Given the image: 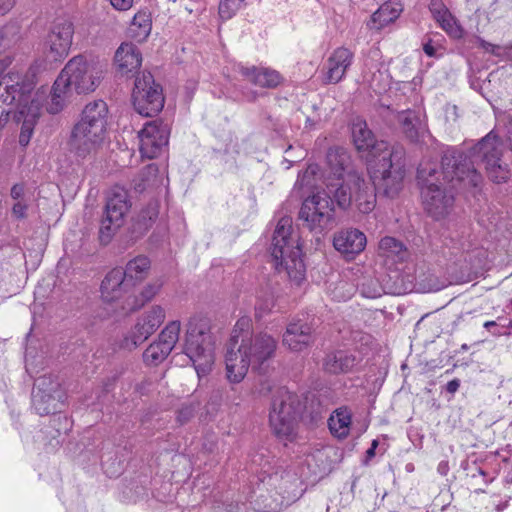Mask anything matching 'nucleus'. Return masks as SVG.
Here are the masks:
<instances>
[{"instance_id": "nucleus-1", "label": "nucleus", "mask_w": 512, "mask_h": 512, "mask_svg": "<svg viewBox=\"0 0 512 512\" xmlns=\"http://www.w3.org/2000/svg\"><path fill=\"white\" fill-rule=\"evenodd\" d=\"M459 149L449 147L443 152L441 170L434 162L422 161L417 170L423 206L435 219L446 216L454 203V189L457 184L464 187H478L482 175L471 163H462Z\"/></svg>"}, {"instance_id": "nucleus-2", "label": "nucleus", "mask_w": 512, "mask_h": 512, "mask_svg": "<svg viewBox=\"0 0 512 512\" xmlns=\"http://www.w3.org/2000/svg\"><path fill=\"white\" fill-rule=\"evenodd\" d=\"M327 161L335 182L327 184V189L340 208L346 209L352 204L362 214L372 212L376 206V196L369 181L354 170H349L350 157L344 149H330Z\"/></svg>"}, {"instance_id": "nucleus-3", "label": "nucleus", "mask_w": 512, "mask_h": 512, "mask_svg": "<svg viewBox=\"0 0 512 512\" xmlns=\"http://www.w3.org/2000/svg\"><path fill=\"white\" fill-rule=\"evenodd\" d=\"M103 74L104 66L100 62L88 60L82 55L70 59L53 84L48 112L57 114L63 110L73 92H93L99 86Z\"/></svg>"}, {"instance_id": "nucleus-4", "label": "nucleus", "mask_w": 512, "mask_h": 512, "mask_svg": "<svg viewBox=\"0 0 512 512\" xmlns=\"http://www.w3.org/2000/svg\"><path fill=\"white\" fill-rule=\"evenodd\" d=\"M379 157L369 160L370 185L373 192L382 191L387 197H395L403 188L405 178V149L401 145L382 142L377 146ZM376 195V193H374Z\"/></svg>"}, {"instance_id": "nucleus-5", "label": "nucleus", "mask_w": 512, "mask_h": 512, "mask_svg": "<svg viewBox=\"0 0 512 512\" xmlns=\"http://www.w3.org/2000/svg\"><path fill=\"white\" fill-rule=\"evenodd\" d=\"M108 107L103 100L88 103L80 120L75 124L70 146L79 157H86L95 153L102 145L107 126Z\"/></svg>"}, {"instance_id": "nucleus-6", "label": "nucleus", "mask_w": 512, "mask_h": 512, "mask_svg": "<svg viewBox=\"0 0 512 512\" xmlns=\"http://www.w3.org/2000/svg\"><path fill=\"white\" fill-rule=\"evenodd\" d=\"M292 220L281 218L274 230L271 256L278 271L284 270L288 277L299 284L305 277V265L301 259L298 242L291 237Z\"/></svg>"}, {"instance_id": "nucleus-7", "label": "nucleus", "mask_w": 512, "mask_h": 512, "mask_svg": "<svg viewBox=\"0 0 512 512\" xmlns=\"http://www.w3.org/2000/svg\"><path fill=\"white\" fill-rule=\"evenodd\" d=\"M214 340L207 317H191L187 324L184 352L193 362L198 376L206 375L214 363Z\"/></svg>"}, {"instance_id": "nucleus-8", "label": "nucleus", "mask_w": 512, "mask_h": 512, "mask_svg": "<svg viewBox=\"0 0 512 512\" xmlns=\"http://www.w3.org/2000/svg\"><path fill=\"white\" fill-rule=\"evenodd\" d=\"M502 151L501 140L492 130L471 148L469 154L459 150L462 155L459 161L471 163L476 171L475 165L483 163L487 176L492 182L505 183L510 178V170L506 164L501 163Z\"/></svg>"}, {"instance_id": "nucleus-9", "label": "nucleus", "mask_w": 512, "mask_h": 512, "mask_svg": "<svg viewBox=\"0 0 512 512\" xmlns=\"http://www.w3.org/2000/svg\"><path fill=\"white\" fill-rule=\"evenodd\" d=\"M301 402L297 394L286 387H279L272 395L269 423L274 434L281 439H289L295 433Z\"/></svg>"}, {"instance_id": "nucleus-10", "label": "nucleus", "mask_w": 512, "mask_h": 512, "mask_svg": "<svg viewBox=\"0 0 512 512\" xmlns=\"http://www.w3.org/2000/svg\"><path fill=\"white\" fill-rule=\"evenodd\" d=\"M336 202L333 193L317 192L306 198L299 211V218L309 230L322 233L329 229L333 221V203Z\"/></svg>"}, {"instance_id": "nucleus-11", "label": "nucleus", "mask_w": 512, "mask_h": 512, "mask_svg": "<svg viewBox=\"0 0 512 512\" xmlns=\"http://www.w3.org/2000/svg\"><path fill=\"white\" fill-rule=\"evenodd\" d=\"M132 99L135 110L146 117L156 115L164 106L162 89L149 72L136 78Z\"/></svg>"}, {"instance_id": "nucleus-12", "label": "nucleus", "mask_w": 512, "mask_h": 512, "mask_svg": "<svg viewBox=\"0 0 512 512\" xmlns=\"http://www.w3.org/2000/svg\"><path fill=\"white\" fill-rule=\"evenodd\" d=\"M249 319H239L232 331L230 343L225 356L227 378L231 383H239L246 376L249 367L252 366L250 358H248L245 351H242V347L239 344L240 335L238 330L248 331Z\"/></svg>"}, {"instance_id": "nucleus-13", "label": "nucleus", "mask_w": 512, "mask_h": 512, "mask_svg": "<svg viewBox=\"0 0 512 512\" xmlns=\"http://www.w3.org/2000/svg\"><path fill=\"white\" fill-rule=\"evenodd\" d=\"M63 400L64 393L60 384L51 376H42L35 381L32 403L39 415L56 413L63 405Z\"/></svg>"}, {"instance_id": "nucleus-14", "label": "nucleus", "mask_w": 512, "mask_h": 512, "mask_svg": "<svg viewBox=\"0 0 512 512\" xmlns=\"http://www.w3.org/2000/svg\"><path fill=\"white\" fill-rule=\"evenodd\" d=\"M130 206L126 190L117 188L112 191L108 197L104 216L101 220L100 239L102 242H108L113 232L122 226Z\"/></svg>"}, {"instance_id": "nucleus-15", "label": "nucleus", "mask_w": 512, "mask_h": 512, "mask_svg": "<svg viewBox=\"0 0 512 512\" xmlns=\"http://www.w3.org/2000/svg\"><path fill=\"white\" fill-rule=\"evenodd\" d=\"M238 334L239 344L250 358L253 369L260 370L263 364L274 356L277 348L276 339L267 333L250 336V327L247 332L238 330Z\"/></svg>"}, {"instance_id": "nucleus-16", "label": "nucleus", "mask_w": 512, "mask_h": 512, "mask_svg": "<svg viewBox=\"0 0 512 512\" xmlns=\"http://www.w3.org/2000/svg\"><path fill=\"white\" fill-rule=\"evenodd\" d=\"M74 25L68 19L55 20L47 33L44 47L47 57L53 61L66 57L72 45Z\"/></svg>"}, {"instance_id": "nucleus-17", "label": "nucleus", "mask_w": 512, "mask_h": 512, "mask_svg": "<svg viewBox=\"0 0 512 512\" xmlns=\"http://www.w3.org/2000/svg\"><path fill=\"white\" fill-rule=\"evenodd\" d=\"M18 121L22 120L19 144L26 147L32 137L35 124L40 115V104L33 96V86L26 85L18 98Z\"/></svg>"}, {"instance_id": "nucleus-18", "label": "nucleus", "mask_w": 512, "mask_h": 512, "mask_svg": "<svg viewBox=\"0 0 512 512\" xmlns=\"http://www.w3.org/2000/svg\"><path fill=\"white\" fill-rule=\"evenodd\" d=\"M170 128L162 121L147 122L139 132L140 152L143 157L153 159L167 146Z\"/></svg>"}, {"instance_id": "nucleus-19", "label": "nucleus", "mask_w": 512, "mask_h": 512, "mask_svg": "<svg viewBox=\"0 0 512 512\" xmlns=\"http://www.w3.org/2000/svg\"><path fill=\"white\" fill-rule=\"evenodd\" d=\"M181 323L178 320L169 322L159 335L158 341L151 343L143 353L147 365L157 366L171 353L179 340Z\"/></svg>"}, {"instance_id": "nucleus-20", "label": "nucleus", "mask_w": 512, "mask_h": 512, "mask_svg": "<svg viewBox=\"0 0 512 512\" xmlns=\"http://www.w3.org/2000/svg\"><path fill=\"white\" fill-rule=\"evenodd\" d=\"M354 61V52L346 47H338L328 56L321 69L324 84H337L344 79Z\"/></svg>"}, {"instance_id": "nucleus-21", "label": "nucleus", "mask_w": 512, "mask_h": 512, "mask_svg": "<svg viewBox=\"0 0 512 512\" xmlns=\"http://www.w3.org/2000/svg\"><path fill=\"white\" fill-rule=\"evenodd\" d=\"M165 317V309L160 305H153L147 309L138 318L131 333L130 340L132 347H137L147 340L162 325Z\"/></svg>"}, {"instance_id": "nucleus-22", "label": "nucleus", "mask_w": 512, "mask_h": 512, "mask_svg": "<svg viewBox=\"0 0 512 512\" xmlns=\"http://www.w3.org/2000/svg\"><path fill=\"white\" fill-rule=\"evenodd\" d=\"M314 342L312 326L301 319L293 320L287 325L283 334V344L291 351L300 352Z\"/></svg>"}, {"instance_id": "nucleus-23", "label": "nucleus", "mask_w": 512, "mask_h": 512, "mask_svg": "<svg viewBox=\"0 0 512 512\" xmlns=\"http://www.w3.org/2000/svg\"><path fill=\"white\" fill-rule=\"evenodd\" d=\"M129 282L122 268H113L102 280L100 286L101 298L104 302L113 303L124 297L128 292Z\"/></svg>"}, {"instance_id": "nucleus-24", "label": "nucleus", "mask_w": 512, "mask_h": 512, "mask_svg": "<svg viewBox=\"0 0 512 512\" xmlns=\"http://www.w3.org/2000/svg\"><path fill=\"white\" fill-rule=\"evenodd\" d=\"M367 244L366 236L358 229H347L338 232L333 239V245L337 251L347 259H353L361 253Z\"/></svg>"}, {"instance_id": "nucleus-25", "label": "nucleus", "mask_w": 512, "mask_h": 512, "mask_svg": "<svg viewBox=\"0 0 512 512\" xmlns=\"http://www.w3.org/2000/svg\"><path fill=\"white\" fill-rule=\"evenodd\" d=\"M351 131L353 142L357 150L368 152V161L379 157L380 153L376 151L375 148L383 141L377 142L375 140L374 134L363 119L356 118L352 123Z\"/></svg>"}, {"instance_id": "nucleus-26", "label": "nucleus", "mask_w": 512, "mask_h": 512, "mask_svg": "<svg viewBox=\"0 0 512 512\" xmlns=\"http://www.w3.org/2000/svg\"><path fill=\"white\" fill-rule=\"evenodd\" d=\"M239 73L245 80L262 88H275L282 82V76L276 70L266 67L238 65Z\"/></svg>"}, {"instance_id": "nucleus-27", "label": "nucleus", "mask_w": 512, "mask_h": 512, "mask_svg": "<svg viewBox=\"0 0 512 512\" xmlns=\"http://www.w3.org/2000/svg\"><path fill=\"white\" fill-rule=\"evenodd\" d=\"M26 85L32 84H9L6 78L0 80V130L5 127L9 120V114L11 112L9 106L15 103L18 108V98Z\"/></svg>"}, {"instance_id": "nucleus-28", "label": "nucleus", "mask_w": 512, "mask_h": 512, "mask_svg": "<svg viewBox=\"0 0 512 512\" xmlns=\"http://www.w3.org/2000/svg\"><path fill=\"white\" fill-rule=\"evenodd\" d=\"M360 359L350 351L337 350L328 353L323 360V369L330 374L349 373Z\"/></svg>"}, {"instance_id": "nucleus-29", "label": "nucleus", "mask_w": 512, "mask_h": 512, "mask_svg": "<svg viewBox=\"0 0 512 512\" xmlns=\"http://www.w3.org/2000/svg\"><path fill=\"white\" fill-rule=\"evenodd\" d=\"M115 63L121 74H128L140 68L142 56L135 45L123 43L116 50Z\"/></svg>"}, {"instance_id": "nucleus-30", "label": "nucleus", "mask_w": 512, "mask_h": 512, "mask_svg": "<svg viewBox=\"0 0 512 512\" xmlns=\"http://www.w3.org/2000/svg\"><path fill=\"white\" fill-rule=\"evenodd\" d=\"M402 132L411 142H418L425 134L426 128L419 114L412 110L401 111L397 115Z\"/></svg>"}, {"instance_id": "nucleus-31", "label": "nucleus", "mask_w": 512, "mask_h": 512, "mask_svg": "<svg viewBox=\"0 0 512 512\" xmlns=\"http://www.w3.org/2000/svg\"><path fill=\"white\" fill-rule=\"evenodd\" d=\"M351 423L352 413L347 407L336 409L328 420L331 434L339 439H344L349 435Z\"/></svg>"}, {"instance_id": "nucleus-32", "label": "nucleus", "mask_w": 512, "mask_h": 512, "mask_svg": "<svg viewBox=\"0 0 512 512\" xmlns=\"http://www.w3.org/2000/svg\"><path fill=\"white\" fill-rule=\"evenodd\" d=\"M402 10V5L397 0H389L385 2L372 14L371 20L374 27L381 29L393 22L399 17Z\"/></svg>"}, {"instance_id": "nucleus-33", "label": "nucleus", "mask_w": 512, "mask_h": 512, "mask_svg": "<svg viewBox=\"0 0 512 512\" xmlns=\"http://www.w3.org/2000/svg\"><path fill=\"white\" fill-rule=\"evenodd\" d=\"M152 21L150 14L145 11L136 13L128 28V35L137 42H143L150 35Z\"/></svg>"}, {"instance_id": "nucleus-34", "label": "nucleus", "mask_w": 512, "mask_h": 512, "mask_svg": "<svg viewBox=\"0 0 512 512\" xmlns=\"http://www.w3.org/2000/svg\"><path fill=\"white\" fill-rule=\"evenodd\" d=\"M162 183L159 175V169L156 164L145 166L138 176L133 180V188L137 192H143L149 188H154Z\"/></svg>"}, {"instance_id": "nucleus-35", "label": "nucleus", "mask_w": 512, "mask_h": 512, "mask_svg": "<svg viewBox=\"0 0 512 512\" xmlns=\"http://www.w3.org/2000/svg\"><path fill=\"white\" fill-rule=\"evenodd\" d=\"M150 268V259L146 256L139 255L128 261L123 272H125V277L128 282H141L148 276Z\"/></svg>"}, {"instance_id": "nucleus-36", "label": "nucleus", "mask_w": 512, "mask_h": 512, "mask_svg": "<svg viewBox=\"0 0 512 512\" xmlns=\"http://www.w3.org/2000/svg\"><path fill=\"white\" fill-rule=\"evenodd\" d=\"M451 37L459 39L463 37L464 30L458 24L455 17L450 13L447 7L439 11V14L433 17Z\"/></svg>"}, {"instance_id": "nucleus-37", "label": "nucleus", "mask_w": 512, "mask_h": 512, "mask_svg": "<svg viewBox=\"0 0 512 512\" xmlns=\"http://www.w3.org/2000/svg\"><path fill=\"white\" fill-rule=\"evenodd\" d=\"M457 251L454 252L455 255H460L463 257V259L469 263H474L476 260H480L484 254L485 251L478 246V244L470 239L466 238L461 240L458 243L457 247H454Z\"/></svg>"}, {"instance_id": "nucleus-38", "label": "nucleus", "mask_w": 512, "mask_h": 512, "mask_svg": "<svg viewBox=\"0 0 512 512\" xmlns=\"http://www.w3.org/2000/svg\"><path fill=\"white\" fill-rule=\"evenodd\" d=\"M379 247L387 258L395 256L399 260H404L407 255L403 244L393 237L382 238Z\"/></svg>"}, {"instance_id": "nucleus-39", "label": "nucleus", "mask_w": 512, "mask_h": 512, "mask_svg": "<svg viewBox=\"0 0 512 512\" xmlns=\"http://www.w3.org/2000/svg\"><path fill=\"white\" fill-rule=\"evenodd\" d=\"M159 214V206L157 202H150L143 209L137 219L136 225L139 230H147L155 222Z\"/></svg>"}, {"instance_id": "nucleus-40", "label": "nucleus", "mask_w": 512, "mask_h": 512, "mask_svg": "<svg viewBox=\"0 0 512 512\" xmlns=\"http://www.w3.org/2000/svg\"><path fill=\"white\" fill-rule=\"evenodd\" d=\"M360 291L364 297L371 299L381 297L384 293H395V291H386L379 280L375 278L365 279L360 286Z\"/></svg>"}, {"instance_id": "nucleus-41", "label": "nucleus", "mask_w": 512, "mask_h": 512, "mask_svg": "<svg viewBox=\"0 0 512 512\" xmlns=\"http://www.w3.org/2000/svg\"><path fill=\"white\" fill-rule=\"evenodd\" d=\"M245 0H220L219 16L223 20L231 19L243 6Z\"/></svg>"}, {"instance_id": "nucleus-42", "label": "nucleus", "mask_w": 512, "mask_h": 512, "mask_svg": "<svg viewBox=\"0 0 512 512\" xmlns=\"http://www.w3.org/2000/svg\"><path fill=\"white\" fill-rule=\"evenodd\" d=\"M163 284V279L159 278L145 285L140 293L142 300L141 303L138 304V306H141L145 302L152 300L160 292L161 288L163 287Z\"/></svg>"}, {"instance_id": "nucleus-43", "label": "nucleus", "mask_w": 512, "mask_h": 512, "mask_svg": "<svg viewBox=\"0 0 512 512\" xmlns=\"http://www.w3.org/2000/svg\"><path fill=\"white\" fill-rule=\"evenodd\" d=\"M509 326L512 327V321H507L504 318H498L497 321H487L484 323V327L490 330L495 336L510 334V332L507 331Z\"/></svg>"}, {"instance_id": "nucleus-44", "label": "nucleus", "mask_w": 512, "mask_h": 512, "mask_svg": "<svg viewBox=\"0 0 512 512\" xmlns=\"http://www.w3.org/2000/svg\"><path fill=\"white\" fill-rule=\"evenodd\" d=\"M491 54L500 59H510V58H512V45L511 46H500V45L494 44Z\"/></svg>"}, {"instance_id": "nucleus-45", "label": "nucleus", "mask_w": 512, "mask_h": 512, "mask_svg": "<svg viewBox=\"0 0 512 512\" xmlns=\"http://www.w3.org/2000/svg\"><path fill=\"white\" fill-rule=\"evenodd\" d=\"M195 414V410L192 406H184L177 413V421L180 424L187 423L191 418H193Z\"/></svg>"}, {"instance_id": "nucleus-46", "label": "nucleus", "mask_w": 512, "mask_h": 512, "mask_svg": "<svg viewBox=\"0 0 512 512\" xmlns=\"http://www.w3.org/2000/svg\"><path fill=\"white\" fill-rule=\"evenodd\" d=\"M504 121V137L509 144L510 150L512 151V116L507 115L503 118Z\"/></svg>"}, {"instance_id": "nucleus-47", "label": "nucleus", "mask_w": 512, "mask_h": 512, "mask_svg": "<svg viewBox=\"0 0 512 512\" xmlns=\"http://www.w3.org/2000/svg\"><path fill=\"white\" fill-rule=\"evenodd\" d=\"M28 205L22 201H17L12 207V214L18 219H24L27 216Z\"/></svg>"}, {"instance_id": "nucleus-48", "label": "nucleus", "mask_w": 512, "mask_h": 512, "mask_svg": "<svg viewBox=\"0 0 512 512\" xmlns=\"http://www.w3.org/2000/svg\"><path fill=\"white\" fill-rule=\"evenodd\" d=\"M278 387L274 386L269 380H264L259 384L257 388V393L261 396H266L269 393L275 394V391Z\"/></svg>"}, {"instance_id": "nucleus-49", "label": "nucleus", "mask_w": 512, "mask_h": 512, "mask_svg": "<svg viewBox=\"0 0 512 512\" xmlns=\"http://www.w3.org/2000/svg\"><path fill=\"white\" fill-rule=\"evenodd\" d=\"M111 5L119 11H127L133 5V0H110Z\"/></svg>"}, {"instance_id": "nucleus-50", "label": "nucleus", "mask_w": 512, "mask_h": 512, "mask_svg": "<svg viewBox=\"0 0 512 512\" xmlns=\"http://www.w3.org/2000/svg\"><path fill=\"white\" fill-rule=\"evenodd\" d=\"M24 186L22 184H15L12 188H11V192H10V195L11 197L14 199V200H17V201H20V199L22 198V196L24 195Z\"/></svg>"}, {"instance_id": "nucleus-51", "label": "nucleus", "mask_w": 512, "mask_h": 512, "mask_svg": "<svg viewBox=\"0 0 512 512\" xmlns=\"http://www.w3.org/2000/svg\"><path fill=\"white\" fill-rule=\"evenodd\" d=\"M15 5V0H0V16L7 14Z\"/></svg>"}, {"instance_id": "nucleus-52", "label": "nucleus", "mask_w": 512, "mask_h": 512, "mask_svg": "<svg viewBox=\"0 0 512 512\" xmlns=\"http://www.w3.org/2000/svg\"><path fill=\"white\" fill-rule=\"evenodd\" d=\"M445 7L446 6L444 5V3L440 0H432L429 5V9L433 17L439 14V11H442V9H444Z\"/></svg>"}, {"instance_id": "nucleus-53", "label": "nucleus", "mask_w": 512, "mask_h": 512, "mask_svg": "<svg viewBox=\"0 0 512 512\" xmlns=\"http://www.w3.org/2000/svg\"><path fill=\"white\" fill-rule=\"evenodd\" d=\"M460 387V380L453 379L446 384V391L454 394Z\"/></svg>"}, {"instance_id": "nucleus-54", "label": "nucleus", "mask_w": 512, "mask_h": 512, "mask_svg": "<svg viewBox=\"0 0 512 512\" xmlns=\"http://www.w3.org/2000/svg\"><path fill=\"white\" fill-rule=\"evenodd\" d=\"M476 41H477V43H478L480 48H482L485 52L491 54V51H492V48H493L494 44L489 43V42L485 41L484 39H482L480 37H477Z\"/></svg>"}, {"instance_id": "nucleus-55", "label": "nucleus", "mask_w": 512, "mask_h": 512, "mask_svg": "<svg viewBox=\"0 0 512 512\" xmlns=\"http://www.w3.org/2000/svg\"><path fill=\"white\" fill-rule=\"evenodd\" d=\"M423 50L426 55L432 57L435 55V47L432 45V43L429 41L424 44Z\"/></svg>"}, {"instance_id": "nucleus-56", "label": "nucleus", "mask_w": 512, "mask_h": 512, "mask_svg": "<svg viewBox=\"0 0 512 512\" xmlns=\"http://www.w3.org/2000/svg\"><path fill=\"white\" fill-rule=\"evenodd\" d=\"M437 470L441 475H446L448 472V463L445 461L440 462Z\"/></svg>"}, {"instance_id": "nucleus-57", "label": "nucleus", "mask_w": 512, "mask_h": 512, "mask_svg": "<svg viewBox=\"0 0 512 512\" xmlns=\"http://www.w3.org/2000/svg\"><path fill=\"white\" fill-rule=\"evenodd\" d=\"M375 451L376 450L371 447L366 451L365 463H368V461L371 460L375 456Z\"/></svg>"}, {"instance_id": "nucleus-58", "label": "nucleus", "mask_w": 512, "mask_h": 512, "mask_svg": "<svg viewBox=\"0 0 512 512\" xmlns=\"http://www.w3.org/2000/svg\"><path fill=\"white\" fill-rule=\"evenodd\" d=\"M447 113H448V114H449V113H452V114L454 115L455 119H456V118H457V116H458V115H457V106H455V105L448 106V107H447Z\"/></svg>"}, {"instance_id": "nucleus-59", "label": "nucleus", "mask_w": 512, "mask_h": 512, "mask_svg": "<svg viewBox=\"0 0 512 512\" xmlns=\"http://www.w3.org/2000/svg\"><path fill=\"white\" fill-rule=\"evenodd\" d=\"M314 172H315V171H314L313 167H309V168H308V169L303 173V178H305V177H306V176H308V175H312V174H314Z\"/></svg>"}, {"instance_id": "nucleus-60", "label": "nucleus", "mask_w": 512, "mask_h": 512, "mask_svg": "<svg viewBox=\"0 0 512 512\" xmlns=\"http://www.w3.org/2000/svg\"><path fill=\"white\" fill-rule=\"evenodd\" d=\"M370 447L376 450V448L378 447V440L374 439Z\"/></svg>"}, {"instance_id": "nucleus-61", "label": "nucleus", "mask_w": 512, "mask_h": 512, "mask_svg": "<svg viewBox=\"0 0 512 512\" xmlns=\"http://www.w3.org/2000/svg\"><path fill=\"white\" fill-rule=\"evenodd\" d=\"M478 472H479V474H480L481 476H483V477H485V476H486V473H485L482 469H479V471H478Z\"/></svg>"}, {"instance_id": "nucleus-62", "label": "nucleus", "mask_w": 512, "mask_h": 512, "mask_svg": "<svg viewBox=\"0 0 512 512\" xmlns=\"http://www.w3.org/2000/svg\"><path fill=\"white\" fill-rule=\"evenodd\" d=\"M255 98H256V95L253 93V94L248 98V100L252 101V100H254Z\"/></svg>"}, {"instance_id": "nucleus-63", "label": "nucleus", "mask_w": 512, "mask_h": 512, "mask_svg": "<svg viewBox=\"0 0 512 512\" xmlns=\"http://www.w3.org/2000/svg\"><path fill=\"white\" fill-rule=\"evenodd\" d=\"M476 492H477V493H478V492H484V490H483V489H480V490H476Z\"/></svg>"}]
</instances>
